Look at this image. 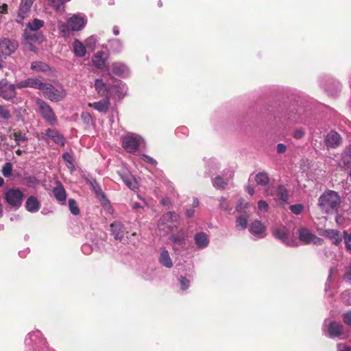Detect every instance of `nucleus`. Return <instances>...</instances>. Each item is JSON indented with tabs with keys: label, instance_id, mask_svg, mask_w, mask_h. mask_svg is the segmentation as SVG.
<instances>
[{
	"label": "nucleus",
	"instance_id": "f257e3e1",
	"mask_svg": "<svg viewBox=\"0 0 351 351\" xmlns=\"http://www.w3.org/2000/svg\"><path fill=\"white\" fill-rule=\"evenodd\" d=\"M341 204V197L337 192L328 190L318 199L317 206L324 214H332L336 212Z\"/></svg>",
	"mask_w": 351,
	"mask_h": 351
},
{
	"label": "nucleus",
	"instance_id": "f03ea898",
	"mask_svg": "<svg viewBox=\"0 0 351 351\" xmlns=\"http://www.w3.org/2000/svg\"><path fill=\"white\" fill-rule=\"evenodd\" d=\"M35 104L38 108V112L43 119L51 125H55L58 123L57 117L49 104L42 99L36 98Z\"/></svg>",
	"mask_w": 351,
	"mask_h": 351
},
{
	"label": "nucleus",
	"instance_id": "7ed1b4c3",
	"mask_svg": "<svg viewBox=\"0 0 351 351\" xmlns=\"http://www.w3.org/2000/svg\"><path fill=\"white\" fill-rule=\"evenodd\" d=\"M178 224V215L175 212L169 211L160 218L158 226L160 231L168 234L171 232Z\"/></svg>",
	"mask_w": 351,
	"mask_h": 351
},
{
	"label": "nucleus",
	"instance_id": "20e7f679",
	"mask_svg": "<svg viewBox=\"0 0 351 351\" xmlns=\"http://www.w3.org/2000/svg\"><path fill=\"white\" fill-rule=\"evenodd\" d=\"M23 197L24 193L19 188L9 189L4 195V199L8 204L16 208L21 206Z\"/></svg>",
	"mask_w": 351,
	"mask_h": 351
},
{
	"label": "nucleus",
	"instance_id": "39448f33",
	"mask_svg": "<svg viewBox=\"0 0 351 351\" xmlns=\"http://www.w3.org/2000/svg\"><path fill=\"white\" fill-rule=\"evenodd\" d=\"M44 97L51 101H60L66 96L62 88H56L51 84L44 83L43 89L41 90Z\"/></svg>",
	"mask_w": 351,
	"mask_h": 351
},
{
	"label": "nucleus",
	"instance_id": "423d86ee",
	"mask_svg": "<svg viewBox=\"0 0 351 351\" xmlns=\"http://www.w3.org/2000/svg\"><path fill=\"white\" fill-rule=\"evenodd\" d=\"M272 235L282 243L289 247L296 246L294 240L290 239V231L285 226H280L272 231Z\"/></svg>",
	"mask_w": 351,
	"mask_h": 351
},
{
	"label": "nucleus",
	"instance_id": "0eeeda50",
	"mask_svg": "<svg viewBox=\"0 0 351 351\" xmlns=\"http://www.w3.org/2000/svg\"><path fill=\"white\" fill-rule=\"evenodd\" d=\"M19 47V43L14 39L8 38H0V53L4 56H9L14 53Z\"/></svg>",
	"mask_w": 351,
	"mask_h": 351
},
{
	"label": "nucleus",
	"instance_id": "6e6552de",
	"mask_svg": "<svg viewBox=\"0 0 351 351\" xmlns=\"http://www.w3.org/2000/svg\"><path fill=\"white\" fill-rule=\"evenodd\" d=\"M298 234L300 241L304 244H309L311 243L320 244L323 242L321 238L317 237L306 228H300L298 230Z\"/></svg>",
	"mask_w": 351,
	"mask_h": 351
},
{
	"label": "nucleus",
	"instance_id": "1a4fd4ad",
	"mask_svg": "<svg viewBox=\"0 0 351 351\" xmlns=\"http://www.w3.org/2000/svg\"><path fill=\"white\" fill-rule=\"evenodd\" d=\"M139 139L132 135H127L122 139V147L129 153H134L138 149Z\"/></svg>",
	"mask_w": 351,
	"mask_h": 351
},
{
	"label": "nucleus",
	"instance_id": "9d476101",
	"mask_svg": "<svg viewBox=\"0 0 351 351\" xmlns=\"http://www.w3.org/2000/svg\"><path fill=\"white\" fill-rule=\"evenodd\" d=\"M34 1L35 0L21 1L18 13V19H16L17 23L20 24L23 23V19L28 16V14L30 12V9Z\"/></svg>",
	"mask_w": 351,
	"mask_h": 351
},
{
	"label": "nucleus",
	"instance_id": "9b49d317",
	"mask_svg": "<svg viewBox=\"0 0 351 351\" xmlns=\"http://www.w3.org/2000/svg\"><path fill=\"white\" fill-rule=\"evenodd\" d=\"M342 138L335 131H330L327 134L324 139L325 145L330 148L336 149L341 145Z\"/></svg>",
	"mask_w": 351,
	"mask_h": 351
},
{
	"label": "nucleus",
	"instance_id": "f8f14e48",
	"mask_svg": "<svg viewBox=\"0 0 351 351\" xmlns=\"http://www.w3.org/2000/svg\"><path fill=\"white\" fill-rule=\"evenodd\" d=\"M42 134H43V139L47 140L46 137H47L59 145L63 146L64 145L65 140L64 136L56 130L48 128Z\"/></svg>",
	"mask_w": 351,
	"mask_h": 351
},
{
	"label": "nucleus",
	"instance_id": "ddd939ff",
	"mask_svg": "<svg viewBox=\"0 0 351 351\" xmlns=\"http://www.w3.org/2000/svg\"><path fill=\"white\" fill-rule=\"evenodd\" d=\"M5 82L4 86H1V90L0 93V97H3L5 100L12 99L16 97V84H8V81L5 79H3Z\"/></svg>",
	"mask_w": 351,
	"mask_h": 351
},
{
	"label": "nucleus",
	"instance_id": "4468645a",
	"mask_svg": "<svg viewBox=\"0 0 351 351\" xmlns=\"http://www.w3.org/2000/svg\"><path fill=\"white\" fill-rule=\"evenodd\" d=\"M67 23L71 31L76 32L84 27L86 21L84 17L74 14L67 20Z\"/></svg>",
	"mask_w": 351,
	"mask_h": 351
},
{
	"label": "nucleus",
	"instance_id": "2eb2a0df",
	"mask_svg": "<svg viewBox=\"0 0 351 351\" xmlns=\"http://www.w3.org/2000/svg\"><path fill=\"white\" fill-rule=\"evenodd\" d=\"M43 86L44 83L42 82L39 79L36 77H29L16 84V87L18 88L30 87L41 90L42 89H43Z\"/></svg>",
	"mask_w": 351,
	"mask_h": 351
},
{
	"label": "nucleus",
	"instance_id": "dca6fc26",
	"mask_svg": "<svg viewBox=\"0 0 351 351\" xmlns=\"http://www.w3.org/2000/svg\"><path fill=\"white\" fill-rule=\"evenodd\" d=\"M56 186L52 190L53 196L60 204H65L66 199V191L60 181H56Z\"/></svg>",
	"mask_w": 351,
	"mask_h": 351
},
{
	"label": "nucleus",
	"instance_id": "f3484780",
	"mask_svg": "<svg viewBox=\"0 0 351 351\" xmlns=\"http://www.w3.org/2000/svg\"><path fill=\"white\" fill-rule=\"evenodd\" d=\"M95 88L97 94L100 97L104 98H109V93L111 90V86H107L102 80L97 79L95 82Z\"/></svg>",
	"mask_w": 351,
	"mask_h": 351
},
{
	"label": "nucleus",
	"instance_id": "a211bd4d",
	"mask_svg": "<svg viewBox=\"0 0 351 351\" xmlns=\"http://www.w3.org/2000/svg\"><path fill=\"white\" fill-rule=\"evenodd\" d=\"M323 236L331 240L332 243L335 245H339L342 241V236L340 232L337 230L327 229L324 230Z\"/></svg>",
	"mask_w": 351,
	"mask_h": 351
},
{
	"label": "nucleus",
	"instance_id": "6ab92c4d",
	"mask_svg": "<svg viewBox=\"0 0 351 351\" xmlns=\"http://www.w3.org/2000/svg\"><path fill=\"white\" fill-rule=\"evenodd\" d=\"M89 107H92L99 112L106 113L109 110L110 106V101L109 98H104L102 100H100L94 103H89Z\"/></svg>",
	"mask_w": 351,
	"mask_h": 351
},
{
	"label": "nucleus",
	"instance_id": "aec40b11",
	"mask_svg": "<svg viewBox=\"0 0 351 351\" xmlns=\"http://www.w3.org/2000/svg\"><path fill=\"white\" fill-rule=\"evenodd\" d=\"M266 194L267 195H274V193H269L268 190H266L265 191ZM275 195L283 202H287L288 197H289V193L288 191L286 189V187L282 184L278 185L276 187Z\"/></svg>",
	"mask_w": 351,
	"mask_h": 351
},
{
	"label": "nucleus",
	"instance_id": "412c9836",
	"mask_svg": "<svg viewBox=\"0 0 351 351\" xmlns=\"http://www.w3.org/2000/svg\"><path fill=\"white\" fill-rule=\"evenodd\" d=\"M343 325L336 322H331L328 326V333L330 337H339L343 333Z\"/></svg>",
	"mask_w": 351,
	"mask_h": 351
},
{
	"label": "nucleus",
	"instance_id": "4be33fe9",
	"mask_svg": "<svg viewBox=\"0 0 351 351\" xmlns=\"http://www.w3.org/2000/svg\"><path fill=\"white\" fill-rule=\"evenodd\" d=\"M112 233L117 240H121L124 237L123 226L119 223H112L110 225Z\"/></svg>",
	"mask_w": 351,
	"mask_h": 351
},
{
	"label": "nucleus",
	"instance_id": "5701e85b",
	"mask_svg": "<svg viewBox=\"0 0 351 351\" xmlns=\"http://www.w3.org/2000/svg\"><path fill=\"white\" fill-rule=\"evenodd\" d=\"M25 208L31 213L38 211L40 208V202L36 197L30 196L26 201Z\"/></svg>",
	"mask_w": 351,
	"mask_h": 351
},
{
	"label": "nucleus",
	"instance_id": "b1692460",
	"mask_svg": "<svg viewBox=\"0 0 351 351\" xmlns=\"http://www.w3.org/2000/svg\"><path fill=\"white\" fill-rule=\"evenodd\" d=\"M250 231L254 234H262L265 231V227L261 221L256 220L252 223Z\"/></svg>",
	"mask_w": 351,
	"mask_h": 351
},
{
	"label": "nucleus",
	"instance_id": "393cba45",
	"mask_svg": "<svg viewBox=\"0 0 351 351\" xmlns=\"http://www.w3.org/2000/svg\"><path fill=\"white\" fill-rule=\"evenodd\" d=\"M195 241L199 247L204 248L208 244V238L206 233L199 232L195 234Z\"/></svg>",
	"mask_w": 351,
	"mask_h": 351
},
{
	"label": "nucleus",
	"instance_id": "a878e982",
	"mask_svg": "<svg viewBox=\"0 0 351 351\" xmlns=\"http://www.w3.org/2000/svg\"><path fill=\"white\" fill-rule=\"evenodd\" d=\"M159 262L167 268H171L173 267V263L169 256L168 251L166 250H162L160 253Z\"/></svg>",
	"mask_w": 351,
	"mask_h": 351
},
{
	"label": "nucleus",
	"instance_id": "bb28decb",
	"mask_svg": "<svg viewBox=\"0 0 351 351\" xmlns=\"http://www.w3.org/2000/svg\"><path fill=\"white\" fill-rule=\"evenodd\" d=\"M71 0H49L51 7L57 12H64L65 4Z\"/></svg>",
	"mask_w": 351,
	"mask_h": 351
},
{
	"label": "nucleus",
	"instance_id": "cd10ccee",
	"mask_svg": "<svg viewBox=\"0 0 351 351\" xmlns=\"http://www.w3.org/2000/svg\"><path fill=\"white\" fill-rule=\"evenodd\" d=\"M103 51H98L92 58L93 64L98 69H101L106 64V58L103 57Z\"/></svg>",
	"mask_w": 351,
	"mask_h": 351
},
{
	"label": "nucleus",
	"instance_id": "c85d7f7f",
	"mask_svg": "<svg viewBox=\"0 0 351 351\" xmlns=\"http://www.w3.org/2000/svg\"><path fill=\"white\" fill-rule=\"evenodd\" d=\"M31 69L38 72H47L50 70L49 66L41 61H35L32 62Z\"/></svg>",
	"mask_w": 351,
	"mask_h": 351
},
{
	"label": "nucleus",
	"instance_id": "c756f323",
	"mask_svg": "<svg viewBox=\"0 0 351 351\" xmlns=\"http://www.w3.org/2000/svg\"><path fill=\"white\" fill-rule=\"evenodd\" d=\"M73 45L74 53L77 56L84 57L85 56L86 50L84 45L80 41L75 40Z\"/></svg>",
	"mask_w": 351,
	"mask_h": 351
},
{
	"label": "nucleus",
	"instance_id": "7c9ffc66",
	"mask_svg": "<svg viewBox=\"0 0 351 351\" xmlns=\"http://www.w3.org/2000/svg\"><path fill=\"white\" fill-rule=\"evenodd\" d=\"M186 237V234L184 231L180 230L177 234H173L170 237V240L174 243L182 245L184 243Z\"/></svg>",
	"mask_w": 351,
	"mask_h": 351
},
{
	"label": "nucleus",
	"instance_id": "2f4dec72",
	"mask_svg": "<svg viewBox=\"0 0 351 351\" xmlns=\"http://www.w3.org/2000/svg\"><path fill=\"white\" fill-rule=\"evenodd\" d=\"M255 182L258 185L267 186L269 182V178L267 173L259 172L255 176Z\"/></svg>",
	"mask_w": 351,
	"mask_h": 351
},
{
	"label": "nucleus",
	"instance_id": "473e14b6",
	"mask_svg": "<svg viewBox=\"0 0 351 351\" xmlns=\"http://www.w3.org/2000/svg\"><path fill=\"white\" fill-rule=\"evenodd\" d=\"M10 138H13L16 142V145L18 146L21 145V143L26 142L28 139L25 134L21 132V131L15 132L10 134Z\"/></svg>",
	"mask_w": 351,
	"mask_h": 351
},
{
	"label": "nucleus",
	"instance_id": "72a5a7b5",
	"mask_svg": "<svg viewBox=\"0 0 351 351\" xmlns=\"http://www.w3.org/2000/svg\"><path fill=\"white\" fill-rule=\"evenodd\" d=\"M248 215H241L236 219V228L245 230L247 227Z\"/></svg>",
	"mask_w": 351,
	"mask_h": 351
},
{
	"label": "nucleus",
	"instance_id": "f704fd0d",
	"mask_svg": "<svg viewBox=\"0 0 351 351\" xmlns=\"http://www.w3.org/2000/svg\"><path fill=\"white\" fill-rule=\"evenodd\" d=\"M43 25V21L35 19L32 23H29L27 24V27H29L32 31H36L40 29Z\"/></svg>",
	"mask_w": 351,
	"mask_h": 351
},
{
	"label": "nucleus",
	"instance_id": "c9c22d12",
	"mask_svg": "<svg viewBox=\"0 0 351 351\" xmlns=\"http://www.w3.org/2000/svg\"><path fill=\"white\" fill-rule=\"evenodd\" d=\"M124 71L125 66L123 64L119 62L112 64V71L114 75L120 76L124 73Z\"/></svg>",
	"mask_w": 351,
	"mask_h": 351
},
{
	"label": "nucleus",
	"instance_id": "e433bc0d",
	"mask_svg": "<svg viewBox=\"0 0 351 351\" xmlns=\"http://www.w3.org/2000/svg\"><path fill=\"white\" fill-rule=\"evenodd\" d=\"M13 166L11 162H5V165L2 167V174L5 178H9L12 176Z\"/></svg>",
	"mask_w": 351,
	"mask_h": 351
},
{
	"label": "nucleus",
	"instance_id": "4c0bfd02",
	"mask_svg": "<svg viewBox=\"0 0 351 351\" xmlns=\"http://www.w3.org/2000/svg\"><path fill=\"white\" fill-rule=\"evenodd\" d=\"M69 207L71 213L74 215H77L80 213V208L74 199H69Z\"/></svg>",
	"mask_w": 351,
	"mask_h": 351
},
{
	"label": "nucleus",
	"instance_id": "58836bf2",
	"mask_svg": "<svg viewBox=\"0 0 351 351\" xmlns=\"http://www.w3.org/2000/svg\"><path fill=\"white\" fill-rule=\"evenodd\" d=\"M342 239L344 240L346 250L351 253V233L343 231Z\"/></svg>",
	"mask_w": 351,
	"mask_h": 351
},
{
	"label": "nucleus",
	"instance_id": "ea45409f",
	"mask_svg": "<svg viewBox=\"0 0 351 351\" xmlns=\"http://www.w3.org/2000/svg\"><path fill=\"white\" fill-rule=\"evenodd\" d=\"M11 112L6 106H0V117L5 120H9L11 118Z\"/></svg>",
	"mask_w": 351,
	"mask_h": 351
},
{
	"label": "nucleus",
	"instance_id": "a19ab883",
	"mask_svg": "<svg viewBox=\"0 0 351 351\" xmlns=\"http://www.w3.org/2000/svg\"><path fill=\"white\" fill-rule=\"evenodd\" d=\"M304 208V206L301 204H293L289 207L290 210L295 215L301 214L303 212Z\"/></svg>",
	"mask_w": 351,
	"mask_h": 351
},
{
	"label": "nucleus",
	"instance_id": "79ce46f5",
	"mask_svg": "<svg viewBox=\"0 0 351 351\" xmlns=\"http://www.w3.org/2000/svg\"><path fill=\"white\" fill-rule=\"evenodd\" d=\"M248 204L243 199H241L238 201L236 206V210L239 213H245V208L247 207Z\"/></svg>",
	"mask_w": 351,
	"mask_h": 351
},
{
	"label": "nucleus",
	"instance_id": "37998d69",
	"mask_svg": "<svg viewBox=\"0 0 351 351\" xmlns=\"http://www.w3.org/2000/svg\"><path fill=\"white\" fill-rule=\"evenodd\" d=\"M341 299L344 304L351 305V292L346 291L341 294Z\"/></svg>",
	"mask_w": 351,
	"mask_h": 351
},
{
	"label": "nucleus",
	"instance_id": "c03bdc74",
	"mask_svg": "<svg viewBox=\"0 0 351 351\" xmlns=\"http://www.w3.org/2000/svg\"><path fill=\"white\" fill-rule=\"evenodd\" d=\"M343 279L351 285V265L346 267Z\"/></svg>",
	"mask_w": 351,
	"mask_h": 351
},
{
	"label": "nucleus",
	"instance_id": "a18cd8bd",
	"mask_svg": "<svg viewBox=\"0 0 351 351\" xmlns=\"http://www.w3.org/2000/svg\"><path fill=\"white\" fill-rule=\"evenodd\" d=\"M227 183L220 177H216L214 180V185L220 189H224Z\"/></svg>",
	"mask_w": 351,
	"mask_h": 351
},
{
	"label": "nucleus",
	"instance_id": "49530a36",
	"mask_svg": "<svg viewBox=\"0 0 351 351\" xmlns=\"http://www.w3.org/2000/svg\"><path fill=\"white\" fill-rule=\"evenodd\" d=\"M179 281L180 283L182 290H186L189 288L190 284L189 280H188L185 277L180 276L179 278Z\"/></svg>",
	"mask_w": 351,
	"mask_h": 351
},
{
	"label": "nucleus",
	"instance_id": "de8ad7c7",
	"mask_svg": "<svg viewBox=\"0 0 351 351\" xmlns=\"http://www.w3.org/2000/svg\"><path fill=\"white\" fill-rule=\"evenodd\" d=\"M59 29L60 32L63 34L64 36H66L69 35L70 27L68 25V23H61L59 25Z\"/></svg>",
	"mask_w": 351,
	"mask_h": 351
},
{
	"label": "nucleus",
	"instance_id": "09e8293b",
	"mask_svg": "<svg viewBox=\"0 0 351 351\" xmlns=\"http://www.w3.org/2000/svg\"><path fill=\"white\" fill-rule=\"evenodd\" d=\"M219 202H220L219 206L221 209H223V210H227V211H229L231 210V208L229 206V204L227 202V200L226 199V198H224L223 197H221Z\"/></svg>",
	"mask_w": 351,
	"mask_h": 351
},
{
	"label": "nucleus",
	"instance_id": "8fccbe9b",
	"mask_svg": "<svg viewBox=\"0 0 351 351\" xmlns=\"http://www.w3.org/2000/svg\"><path fill=\"white\" fill-rule=\"evenodd\" d=\"M345 324L351 326V311H348L342 315Z\"/></svg>",
	"mask_w": 351,
	"mask_h": 351
},
{
	"label": "nucleus",
	"instance_id": "3c124183",
	"mask_svg": "<svg viewBox=\"0 0 351 351\" xmlns=\"http://www.w3.org/2000/svg\"><path fill=\"white\" fill-rule=\"evenodd\" d=\"M81 118L87 125H89L93 121L91 115L88 112H82Z\"/></svg>",
	"mask_w": 351,
	"mask_h": 351
},
{
	"label": "nucleus",
	"instance_id": "603ef678",
	"mask_svg": "<svg viewBox=\"0 0 351 351\" xmlns=\"http://www.w3.org/2000/svg\"><path fill=\"white\" fill-rule=\"evenodd\" d=\"M258 208L259 210H267L269 209V205L265 200H260L258 202Z\"/></svg>",
	"mask_w": 351,
	"mask_h": 351
},
{
	"label": "nucleus",
	"instance_id": "864d4df0",
	"mask_svg": "<svg viewBox=\"0 0 351 351\" xmlns=\"http://www.w3.org/2000/svg\"><path fill=\"white\" fill-rule=\"evenodd\" d=\"M304 131L302 129L296 130L293 133V137L296 139H300L304 136Z\"/></svg>",
	"mask_w": 351,
	"mask_h": 351
},
{
	"label": "nucleus",
	"instance_id": "5fc2aeb1",
	"mask_svg": "<svg viewBox=\"0 0 351 351\" xmlns=\"http://www.w3.org/2000/svg\"><path fill=\"white\" fill-rule=\"evenodd\" d=\"M287 150V147L285 145L282 143H278L277 145V152L278 154H282L285 153Z\"/></svg>",
	"mask_w": 351,
	"mask_h": 351
},
{
	"label": "nucleus",
	"instance_id": "6e6d98bb",
	"mask_svg": "<svg viewBox=\"0 0 351 351\" xmlns=\"http://www.w3.org/2000/svg\"><path fill=\"white\" fill-rule=\"evenodd\" d=\"M194 213H195L194 208H189V209L186 210L185 215H186V217L191 218L194 215Z\"/></svg>",
	"mask_w": 351,
	"mask_h": 351
},
{
	"label": "nucleus",
	"instance_id": "4d7b16f0",
	"mask_svg": "<svg viewBox=\"0 0 351 351\" xmlns=\"http://www.w3.org/2000/svg\"><path fill=\"white\" fill-rule=\"evenodd\" d=\"M125 184L130 188V189H134L135 186L134 185V182L129 179L124 180Z\"/></svg>",
	"mask_w": 351,
	"mask_h": 351
},
{
	"label": "nucleus",
	"instance_id": "13d9d810",
	"mask_svg": "<svg viewBox=\"0 0 351 351\" xmlns=\"http://www.w3.org/2000/svg\"><path fill=\"white\" fill-rule=\"evenodd\" d=\"M8 12V5L6 3H3L0 7V14H6Z\"/></svg>",
	"mask_w": 351,
	"mask_h": 351
},
{
	"label": "nucleus",
	"instance_id": "bf43d9fd",
	"mask_svg": "<svg viewBox=\"0 0 351 351\" xmlns=\"http://www.w3.org/2000/svg\"><path fill=\"white\" fill-rule=\"evenodd\" d=\"M146 161L152 165H156L157 164L156 160L150 156H145Z\"/></svg>",
	"mask_w": 351,
	"mask_h": 351
},
{
	"label": "nucleus",
	"instance_id": "052dcab7",
	"mask_svg": "<svg viewBox=\"0 0 351 351\" xmlns=\"http://www.w3.org/2000/svg\"><path fill=\"white\" fill-rule=\"evenodd\" d=\"M62 158H63V159H64V160H66V161H68V162H69V161L70 160V159H71V156H70V154H68V153H64V154L62 155Z\"/></svg>",
	"mask_w": 351,
	"mask_h": 351
},
{
	"label": "nucleus",
	"instance_id": "680f3d73",
	"mask_svg": "<svg viewBox=\"0 0 351 351\" xmlns=\"http://www.w3.org/2000/svg\"><path fill=\"white\" fill-rule=\"evenodd\" d=\"M247 191L248 192V193L251 195H252L254 193V190L253 188H252L251 186H248L247 187Z\"/></svg>",
	"mask_w": 351,
	"mask_h": 351
},
{
	"label": "nucleus",
	"instance_id": "e2e57ef3",
	"mask_svg": "<svg viewBox=\"0 0 351 351\" xmlns=\"http://www.w3.org/2000/svg\"><path fill=\"white\" fill-rule=\"evenodd\" d=\"M198 205H199L198 199L197 198H194L193 202V208L197 207Z\"/></svg>",
	"mask_w": 351,
	"mask_h": 351
},
{
	"label": "nucleus",
	"instance_id": "0e129e2a",
	"mask_svg": "<svg viewBox=\"0 0 351 351\" xmlns=\"http://www.w3.org/2000/svg\"><path fill=\"white\" fill-rule=\"evenodd\" d=\"M132 206V208L134 209H136V208H138L141 207L140 204L138 203H136V202L133 203Z\"/></svg>",
	"mask_w": 351,
	"mask_h": 351
},
{
	"label": "nucleus",
	"instance_id": "69168bd1",
	"mask_svg": "<svg viewBox=\"0 0 351 351\" xmlns=\"http://www.w3.org/2000/svg\"><path fill=\"white\" fill-rule=\"evenodd\" d=\"M113 33L115 35H118L119 34V29H118L117 27H114V28H113Z\"/></svg>",
	"mask_w": 351,
	"mask_h": 351
},
{
	"label": "nucleus",
	"instance_id": "338daca9",
	"mask_svg": "<svg viewBox=\"0 0 351 351\" xmlns=\"http://www.w3.org/2000/svg\"><path fill=\"white\" fill-rule=\"evenodd\" d=\"M15 152L16 155L21 156L23 152L21 149H17Z\"/></svg>",
	"mask_w": 351,
	"mask_h": 351
},
{
	"label": "nucleus",
	"instance_id": "774afa93",
	"mask_svg": "<svg viewBox=\"0 0 351 351\" xmlns=\"http://www.w3.org/2000/svg\"><path fill=\"white\" fill-rule=\"evenodd\" d=\"M341 351H351V348L349 347H345L343 350Z\"/></svg>",
	"mask_w": 351,
	"mask_h": 351
}]
</instances>
